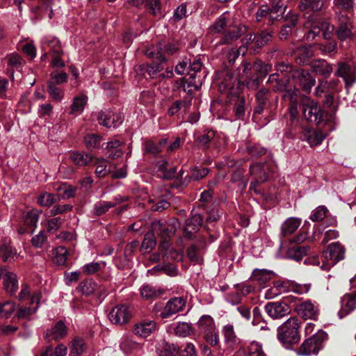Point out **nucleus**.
<instances>
[{"instance_id": "a19ab883", "label": "nucleus", "mask_w": 356, "mask_h": 356, "mask_svg": "<svg viewBox=\"0 0 356 356\" xmlns=\"http://www.w3.org/2000/svg\"><path fill=\"white\" fill-rule=\"evenodd\" d=\"M222 79L219 83V90L221 92H225L232 89L236 81L232 74L229 71L225 70L222 72Z\"/></svg>"}, {"instance_id": "864d4df0", "label": "nucleus", "mask_w": 356, "mask_h": 356, "mask_svg": "<svg viewBox=\"0 0 356 356\" xmlns=\"http://www.w3.org/2000/svg\"><path fill=\"white\" fill-rule=\"evenodd\" d=\"M273 32L270 30H264L257 35L256 47L261 48L266 45L272 38Z\"/></svg>"}, {"instance_id": "7c9ffc66", "label": "nucleus", "mask_w": 356, "mask_h": 356, "mask_svg": "<svg viewBox=\"0 0 356 356\" xmlns=\"http://www.w3.org/2000/svg\"><path fill=\"white\" fill-rule=\"evenodd\" d=\"M164 293L160 288H156L149 284H144L140 288V296L145 300H154Z\"/></svg>"}, {"instance_id": "79ce46f5", "label": "nucleus", "mask_w": 356, "mask_h": 356, "mask_svg": "<svg viewBox=\"0 0 356 356\" xmlns=\"http://www.w3.org/2000/svg\"><path fill=\"white\" fill-rule=\"evenodd\" d=\"M145 54L148 58L157 59L159 61L165 62L166 60L162 52V42H159L157 46L151 45L147 47Z\"/></svg>"}, {"instance_id": "4c0bfd02", "label": "nucleus", "mask_w": 356, "mask_h": 356, "mask_svg": "<svg viewBox=\"0 0 356 356\" xmlns=\"http://www.w3.org/2000/svg\"><path fill=\"white\" fill-rule=\"evenodd\" d=\"M286 10V6L280 0L273 2L270 8H269L270 20L273 22L282 17Z\"/></svg>"}, {"instance_id": "39448f33", "label": "nucleus", "mask_w": 356, "mask_h": 356, "mask_svg": "<svg viewBox=\"0 0 356 356\" xmlns=\"http://www.w3.org/2000/svg\"><path fill=\"white\" fill-rule=\"evenodd\" d=\"M151 231H152L156 236L163 240L159 246V250L162 252L164 249L169 248L168 239L174 236L176 228L172 225L162 223L159 220H154L152 222Z\"/></svg>"}, {"instance_id": "f704fd0d", "label": "nucleus", "mask_w": 356, "mask_h": 356, "mask_svg": "<svg viewBox=\"0 0 356 356\" xmlns=\"http://www.w3.org/2000/svg\"><path fill=\"white\" fill-rule=\"evenodd\" d=\"M170 327L173 329L174 334L179 337H187L193 333L192 325L186 322L178 323Z\"/></svg>"}, {"instance_id": "f03ea898", "label": "nucleus", "mask_w": 356, "mask_h": 356, "mask_svg": "<svg viewBox=\"0 0 356 356\" xmlns=\"http://www.w3.org/2000/svg\"><path fill=\"white\" fill-rule=\"evenodd\" d=\"M327 339V333L322 330H319L312 337L305 339L296 350V352L297 355L301 356L316 355L323 349L324 343Z\"/></svg>"}, {"instance_id": "c85d7f7f", "label": "nucleus", "mask_w": 356, "mask_h": 356, "mask_svg": "<svg viewBox=\"0 0 356 356\" xmlns=\"http://www.w3.org/2000/svg\"><path fill=\"white\" fill-rule=\"evenodd\" d=\"M88 102V97L84 94L76 96L72 99L70 114L73 115H81Z\"/></svg>"}, {"instance_id": "9d476101", "label": "nucleus", "mask_w": 356, "mask_h": 356, "mask_svg": "<svg viewBox=\"0 0 356 356\" xmlns=\"http://www.w3.org/2000/svg\"><path fill=\"white\" fill-rule=\"evenodd\" d=\"M295 310L304 319L316 321L319 314L318 305L311 300H306L298 304Z\"/></svg>"}, {"instance_id": "bb28decb", "label": "nucleus", "mask_w": 356, "mask_h": 356, "mask_svg": "<svg viewBox=\"0 0 356 356\" xmlns=\"http://www.w3.org/2000/svg\"><path fill=\"white\" fill-rule=\"evenodd\" d=\"M325 138V134L321 130L307 129L304 131V139L308 142L311 147L320 145Z\"/></svg>"}, {"instance_id": "052dcab7", "label": "nucleus", "mask_w": 356, "mask_h": 356, "mask_svg": "<svg viewBox=\"0 0 356 356\" xmlns=\"http://www.w3.org/2000/svg\"><path fill=\"white\" fill-rule=\"evenodd\" d=\"M247 152L252 157H260L266 153V149L259 144H248Z\"/></svg>"}, {"instance_id": "4468645a", "label": "nucleus", "mask_w": 356, "mask_h": 356, "mask_svg": "<svg viewBox=\"0 0 356 356\" xmlns=\"http://www.w3.org/2000/svg\"><path fill=\"white\" fill-rule=\"evenodd\" d=\"M202 84V78L200 75L197 76L193 74H190V76L188 78H182L181 79V86L180 88L182 90L190 95V97H192V94L198 90Z\"/></svg>"}, {"instance_id": "680f3d73", "label": "nucleus", "mask_w": 356, "mask_h": 356, "mask_svg": "<svg viewBox=\"0 0 356 356\" xmlns=\"http://www.w3.org/2000/svg\"><path fill=\"white\" fill-rule=\"evenodd\" d=\"M309 250L308 246H300L291 248L289 250V255L294 260L300 261L304 255H306Z\"/></svg>"}, {"instance_id": "0e129e2a", "label": "nucleus", "mask_w": 356, "mask_h": 356, "mask_svg": "<svg viewBox=\"0 0 356 356\" xmlns=\"http://www.w3.org/2000/svg\"><path fill=\"white\" fill-rule=\"evenodd\" d=\"M102 136L99 134H89L84 137V142L88 149L99 147Z\"/></svg>"}, {"instance_id": "c756f323", "label": "nucleus", "mask_w": 356, "mask_h": 356, "mask_svg": "<svg viewBox=\"0 0 356 356\" xmlns=\"http://www.w3.org/2000/svg\"><path fill=\"white\" fill-rule=\"evenodd\" d=\"M325 0H299L298 7L301 11H320Z\"/></svg>"}, {"instance_id": "bf43d9fd", "label": "nucleus", "mask_w": 356, "mask_h": 356, "mask_svg": "<svg viewBox=\"0 0 356 356\" xmlns=\"http://www.w3.org/2000/svg\"><path fill=\"white\" fill-rule=\"evenodd\" d=\"M178 356H197L195 346L191 342H187L181 347L179 346Z\"/></svg>"}, {"instance_id": "ddd939ff", "label": "nucleus", "mask_w": 356, "mask_h": 356, "mask_svg": "<svg viewBox=\"0 0 356 356\" xmlns=\"http://www.w3.org/2000/svg\"><path fill=\"white\" fill-rule=\"evenodd\" d=\"M157 330V324L152 320H141L135 323L133 327V333L139 337L146 338Z\"/></svg>"}, {"instance_id": "338daca9", "label": "nucleus", "mask_w": 356, "mask_h": 356, "mask_svg": "<svg viewBox=\"0 0 356 356\" xmlns=\"http://www.w3.org/2000/svg\"><path fill=\"white\" fill-rule=\"evenodd\" d=\"M67 80V74L65 72H52L48 84L59 85L65 83Z\"/></svg>"}, {"instance_id": "09e8293b", "label": "nucleus", "mask_w": 356, "mask_h": 356, "mask_svg": "<svg viewBox=\"0 0 356 356\" xmlns=\"http://www.w3.org/2000/svg\"><path fill=\"white\" fill-rule=\"evenodd\" d=\"M270 70L271 66L270 65L265 64L260 60H257L253 63V71L255 76H258V79L266 76Z\"/></svg>"}, {"instance_id": "2f4dec72", "label": "nucleus", "mask_w": 356, "mask_h": 356, "mask_svg": "<svg viewBox=\"0 0 356 356\" xmlns=\"http://www.w3.org/2000/svg\"><path fill=\"white\" fill-rule=\"evenodd\" d=\"M70 159L76 165L86 166L93 160L94 157L88 153L72 152L70 154Z\"/></svg>"}, {"instance_id": "b1692460", "label": "nucleus", "mask_w": 356, "mask_h": 356, "mask_svg": "<svg viewBox=\"0 0 356 356\" xmlns=\"http://www.w3.org/2000/svg\"><path fill=\"white\" fill-rule=\"evenodd\" d=\"M312 71L317 75L328 77L333 71L332 65L325 60H316L312 63Z\"/></svg>"}, {"instance_id": "393cba45", "label": "nucleus", "mask_w": 356, "mask_h": 356, "mask_svg": "<svg viewBox=\"0 0 356 356\" xmlns=\"http://www.w3.org/2000/svg\"><path fill=\"white\" fill-rule=\"evenodd\" d=\"M337 35L339 40H345L353 36L352 25L350 20L346 17H341L339 19V24L337 29Z\"/></svg>"}, {"instance_id": "6e6552de", "label": "nucleus", "mask_w": 356, "mask_h": 356, "mask_svg": "<svg viewBox=\"0 0 356 356\" xmlns=\"http://www.w3.org/2000/svg\"><path fill=\"white\" fill-rule=\"evenodd\" d=\"M186 299L183 297L170 298L165 304L159 317L162 319L171 317L172 315L182 311L186 306Z\"/></svg>"}, {"instance_id": "de8ad7c7", "label": "nucleus", "mask_w": 356, "mask_h": 356, "mask_svg": "<svg viewBox=\"0 0 356 356\" xmlns=\"http://www.w3.org/2000/svg\"><path fill=\"white\" fill-rule=\"evenodd\" d=\"M215 137V132L213 131H209L207 133H204L200 136H199L195 142L197 145L202 149H207L209 147L211 142L213 140Z\"/></svg>"}, {"instance_id": "f3484780", "label": "nucleus", "mask_w": 356, "mask_h": 356, "mask_svg": "<svg viewBox=\"0 0 356 356\" xmlns=\"http://www.w3.org/2000/svg\"><path fill=\"white\" fill-rule=\"evenodd\" d=\"M243 76L245 78L244 82L247 87L252 90H256L259 86L258 81V76H255L253 71V64L249 62H244L243 63Z\"/></svg>"}, {"instance_id": "72a5a7b5", "label": "nucleus", "mask_w": 356, "mask_h": 356, "mask_svg": "<svg viewBox=\"0 0 356 356\" xmlns=\"http://www.w3.org/2000/svg\"><path fill=\"white\" fill-rule=\"evenodd\" d=\"M202 218L199 213L193 214L187 220L185 232L190 235L195 232L202 226Z\"/></svg>"}, {"instance_id": "a211bd4d", "label": "nucleus", "mask_w": 356, "mask_h": 356, "mask_svg": "<svg viewBox=\"0 0 356 356\" xmlns=\"http://www.w3.org/2000/svg\"><path fill=\"white\" fill-rule=\"evenodd\" d=\"M67 334V327L63 321H60L56 323L51 329L47 330L44 338L48 341L51 340L59 341L65 338Z\"/></svg>"}, {"instance_id": "774afa93", "label": "nucleus", "mask_w": 356, "mask_h": 356, "mask_svg": "<svg viewBox=\"0 0 356 356\" xmlns=\"http://www.w3.org/2000/svg\"><path fill=\"white\" fill-rule=\"evenodd\" d=\"M316 22L319 29H321V33L323 35V38L326 40L329 39L334 31V26L325 20Z\"/></svg>"}, {"instance_id": "5fc2aeb1", "label": "nucleus", "mask_w": 356, "mask_h": 356, "mask_svg": "<svg viewBox=\"0 0 356 356\" xmlns=\"http://www.w3.org/2000/svg\"><path fill=\"white\" fill-rule=\"evenodd\" d=\"M146 9L154 16L161 15V6L160 0H145Z\"/></svg>"}, {"instance_id": "2eb2a0df", "label": "nucleus", "mask_w": 356, "mask_h": 356, "mask_svg": "<svg viewBox=\"0 0 356 356\" xmlns=\"http://www.w3.org/2000/svg\"><path fill=\"white\" fill-rule=\"evenodd\" d=\"M120 350L127 356H136L139 354L143 349V345L134 341L129 337H123L119 344Z\"/></svg>"}, {"instance_id": "dca6fc26", "label": "nucleus", "mask_w": 356, "mask_h": 356, "mask_svg": "<svg viewBox=\"0 0 356 356\" xmlns=\"http://www.w3.org/2000/svg\"><path fill=\"white\" fill-rule=\"evenodd\" d=\"M247 32V27L241 24H234L229 27L228 31L220 41V44H229L236 40Z\"/></svg>"}, {"instance_id": "49530a36", "label": "nucleus", "mask_w": 356, "mask_h": 356, "mask_svg": "<svg viewBox=\"0 0 356 356\" xmlns=\"http://www.w3.org/2000/svg\"><path fill=\"white\" fill-rule=\"evenodd\" d=\"M209 172V170L207 168H202L200 169L194 167L191 169V175L186 176L184 179L185 181L189 182L190 181H199L204 178Z\"/></svg>"}, {"instance_id": "a18cd8bd", "label": "nucleus", "mask_w": 356, "mask_h": 356, "mask_svg": "<svg viewBox=\"0 0 356 356\" xmlns=\"http://www.w3.org/2000/svg\"><path fill=\"white\" fill-rule=\"evenodd\" d=\"M191 99H192V97H190V99L188 100L187 99H181V100L175 101L169 107V108L168 110V115L169 116H173V115L177 114L178 112L181 108H184V109L187 108L191 104Z\"/></svg>"}, {"instance_id": "a878e982", "label": "nucleus", "mask_w": 356, "mask_h": 356, "mask_svg": "<svg viewBox=\"0 0 356 356\" xmlns=\"http://www.w3.org/2000/svg\"><path fill=\"white\" fill-rule=\"evenodd\" d=\"M3 284L7 293L10 296L15 294L18 289V280L14 273L10 271L6 273L3 276Z\"/></svg>"}, {"instance_id": "cd10ccee", "label": "nucleus", "mask_w": 356, "mask_h": 356, "mask_svg": "<svg viewBox=\"0 0 356 356\" xmlns=\"http://www.w3.org/2000/svg\"><path fill=\"white\" fill-rule=\"evenodd\" d=\"M268 166L261 163H256L250 167V174L254 176L260 182H265L268 180Z\"/></svg>"}, {"instance_id": "0eeeda50", "label": "nucleus", "mask_w": 356, "mask_h": 356, "mask_svg": "<svg viewBox=\"0 0 356 356\" xmlns=\"http://www.w3.org/2000/svg\"><path fill=\"white\" fill-rule=\"evenodd\" d=\"M99 124L107 128H115L122 123V118L118 113L110 109H104L97 114Z\"/></svg>"}, {"instance_id": "1a4fd4ad", "label": "nucleus", "mask_w": 356, "mask_h": 356, "mask_svg": "<svg viewBox=\"0 0 356 356\" xmlns=\"http://www.w3.org/2000/svg\"><path fill=\"white\" fill-rule=\"evenodd\" d=\"M355 67L344 62H339L337 64V69L335 74L343 78L346 88L351 87L356 81Z\"/></svg>"}, {"instance_id": "412c9836", "label": "nucleus", "mask_w": 356, "mask_h": 356, "mask_svg": "<svg viewBox=\"0 0 356 356\" xmlns=\"http://www.w3.org/2000/svg\"><path fill=\"white\" fill-rule=\"evenodd\" d=\"M356 308V292L351 294H346L341 299V309L338 314L340 318L347 315Z\"/></svg>"}, {"instance_id": "423d86ee", "label": "nucleus", "mask_w": 356, "mask_h": 356, "mask_svg": "<svg viewBox=\"0 0 356 356\" xmlns=\"http://www.w3.org/2000/svg\"><path fill=\"white\" fill-rule=\"evenodd\" d=\"M291 78L296 85L301 87L307 92L311 91L316 83L315 79L307 71L301 68L294 70Z\"/></svg>"}, {"instance_id": "6e6d98bb", "label": "nucleus", "mask_w": 356, "mask_h": 356, "mask_svg": "<svg viewBox=\"0 0 356 356\" xmlns=\"http://www.w3.org/2000/svg\"><path fill=\"white\" fill-rule=\"evenodd\" d=\"M67 250L63 246H59L54 250V260L58 265H65L67 259Z\"/></svg>"}, {"instance_id": "c9c22d12", "label": "nucleus", "mask_w": 356, "mask_h": 356, "mask_svg": "<svg viewBox=\"0 0 356 356\" xmlns=\"http://www.w3.org/2000/svg\"><path fill=\"white\" fill-rule=\"evenodd\" d=\"M60 200L58 195L48 192H42L37 198L38 204L41 207H49Z\"/></svg>"}, {"instance_id": "8fccbe9b", "label": "nucleus", "mask_w": 356, "mask_h": 356, "mask_svg": "<svg viewBox=\"0 0 356 356\" xmlns=\"http://www.w3.org/2000/svg\"><path fill=\"white\" fill-rule=\"evenodd\" d=\"M114 207V204L110 201H99L94 204L92 214L95 216H99L106 213L111 208Z\"/></svg>"}, {"instance_id": "58836bf2", "label": "nucleus", "mask_w": 356, "mask_h": 356, "mask_svg": "<svg viewBox=\"0 0 356 356\" xmlns=\"http://www.w3.org/2000/svg\"><path fill=\"white\" fill-rule=\"evenodd\" d=\"M312 56V50L305 46L298 47L295 51V60L299 65L305 64Z\"/></svg>"}, {"instance_id": "7ed1b4c3", "label": "nucleus", "mask_w": 356, "mask_h": 356, "mask_svg": "<svg viewBox=\"0 0 356 356\" xmlns=\"http://www.w3.org/2000/svg\"><path fill=\"white\" fill-rule=\"evenodd\" d=\"M300 106L304 118L307 121L319 124L325 119V112L321 109L317 102L310 97H303Z\"/></svg>"}, {"instance_id": "f257e3e1", "label": "nucleus", "mask_w": 356, "mask_h": 356, "mask_svg": "<svg viewBox=\"0 0 356 356\" xmlns=\"http://www.w3.org/2000/svg\"><path fill=\"white\" fill-rule=\"evenodd\" d=\"M301 321L297 317H290L277 327L278 340L286 347L298 343L300 340Z\"/></svg>"}, {"instance_id": "6ab92c4d", "label": "nucleus", "mask_w": 356, "mask_h": 356, "mask_svg": "<svg viewBox=\"0 0 356 356\" xmlns=\"http://www.w3.org/2000/svg\"><path fill=\"white\" fill-rule=\"evenodd\" d=\"M41 48L44 52V56H47L48 52L51 54L61 52L60 40L51 35L44 37L41 41Z\"/></svg>"}, {"instance_id": "20e7f679", "label": "nucleus", "mask_w": 356, "mask_h": 356, "mask_svg": "<svg viewBox=\"0 0 356 356\" xmlns=\"http://www.w3.org/2000/svg\"><path fill=\"white\" fill-rule=\"evenodd\" d=\"M323 257L326 261V264H323L321 268L328 270L331 266L344 259L345 248L339 242L332 243L323 251Z\"/></svg>"}, {"instance_id": "e2e57ef3", "label": "nucleus", "mask_w": 356, "mask_h": 356, "mask_svg": "<svg viewBox=\"0 0 356 356\" xmlns=\"http://www.w3.org/2000/svg\"><path fill=\"white\" fill-rule=\"evenodd\" d=\"M16 254V250L8 245H3L0 247V257L4 261H9L14 259Z\"/></svg>"}, {"instance_id": "4be33fe9", "label": "nucleus", "mask_w": 356, "mask_h": 356, "mask_svg": "<svg viewBox=\"0 0 356 356\" xmlns=\"http://www.w3.org/2000/svg\"><path fill=\"white\" fill-rule=\"evenodd\" d=\"M156 351L159 356H178L179 346L162 340L157 343Z\"/></svg>"}, {"instance_id": "473e14b6", "label": "nucleus", "mask_w": 356, "mask_h": 356, "mask_svg": "<svg viewBox=\"0 0 356 356\" xmlns=\"http://www.w3.org/2000/svg\"><path fill=\"white\" fill-rule=\"evenodd\" d=\"M222 334L226 346L233 350L237 341V337L234 332V326L231 324L225 325L222 327Z\"/></svg>"}, {"instance_id": "e433bc0d", "label": "nucleus", "mask_w": 356, "mask_h": 356, "mask_svg": "<svg viewBox=\"0 0 356 356\" xmlns=\"http://www.w3.org/2000/svg\"><path fill=\"white\" fill-rule=\"evenodd\" d=\"M197 325L202 334L216 327L213 318L209 315L202 316L197 321Z\"/></svg>"}, {"instance_id": "c03bdc74", "label": "nucleus", "mask_w": 356, "mask_h": 356, "mask_svg": "<svg viewBox=\"0 0 356 356\" xmlns=\"http://www.w3.org/2000/svg\"><path fill=\"white\" fill-rule=\"evenodd\" d=\"M156 244V235L150 230V232L145 235L140 250L142 251L144 250L145 252H149L155 247Z\"/></svg>"}, {"instance_id": "69168bd1", "label": "nucleus", "mask_w": 356, "mask_h": 356, "mask_svg": "<svg viewBox=\"0 0 356 356\" xmlns=\"http://www.w3.org/2000/svg\"><path fill=\"white\" fill-rule=\"evenodd\" d=\"M227 13H224L216 19L211 29L215 33H221L227 26Z\"/></svg>"}, {"instance_id": "3c124183", "label": "nucleus", "mask_w": 356, "mask_h": 356, "mask_svg": "<svg viewBox=\"0 0 356 356\" xmlns=\"http://www.w3.org/2000/svg\"><path fill=\"white\" fill-rule=\"evenodd\" d=\"M97 284L91 280L80 282L78 291L85 296L92 295L97 289Z\"/></svg>"}, {"instance_id": "ea45409f", "label": "nucleus", "mask_w": 356, "mask_h": 356, "mask_svg": "<svg viewBox=\"0 0 356 356\" xmlns=\"http://www.w3.org/2000/svg\"><path fill=\"white\" fill-rule=\"evenodd\" d=\"M108 160L102 158L95 159L94 165H95V173L98 177H104L111 172V170L108 168Z\"/></svg>"}, {"instance_id": "4d7b16f0", "label": "nucleus", "mask_w": 356, "mask_h": 356, "mask_svg": "<svg viewBox=\"0 0 356 356\" xmlns=\"http://www.w3.org/2000/svg\"><path fill=\"white\" fill-rule=\"evenodd\" d=\"M245 356H266L262 346L258 342L252 341L245 350Z\"/></svg>"}, {"instance_id": "aec40b11", "label": "nucleus", "mask_w": 356, "mask_h": 356, "mask_svg": "<svg viewBox=\"0 0 356 356\" xmlns=\"http://www.w3.org/2000/svg\"><path fill=\"white\" fill-rule=\"evenodd\" d=\"M274 275V273L271 270L255 268L253 270L250 279L252 282L259 286H264L273 279Z\"/></svg>"}, {"instance_id": "37998d69", "label": "nucleus", "mask_w": 356, "mask_h": 356, "mask_svg": "<svg viewBox=\"0 0 356 356\" xmlns=\"http://www.w3.org/2000/svg\"><path fill=\"white\" fill-rule=\"evenodd\" d=\"M77 188L67 184H60L56 191L59 193L60 199H69L74 197Z\"/></svg>"}, {"instance_id": "603ef678", "label": "nucleus", "mask_w": 356, "mask_h": 356, "mask_svg": "<svg viewBox=\"0 0 356 356\" xmlns=\"http://www.w3.org/2000/svg\"><path fill=\"white\" fill-rule=\"evenodd\" d=\"M17 305L13 301H7L0 303V317L9 318L16 310Z\"/></svg>"}, {"instance_id": "13d9d810", "label": "nucleus", "mask_w": 356, "mask_h": 356, "mask_svg": "<svg viewBox=\"0 0 356 356\" xmlns=\"http://www.w3.org/2000/svg\"><path fill=\"white\" fill-rule=\"evenodd\" d=\"M85 350V343L81 338H75L71 345L70 354L80 356Z\"/></svg>"}, {"instance_id": "f8f14e48", "label": "nucleus", "mask_w": 356, "mask_h": 356, "mask_svg": "<svg viewBox=\"0 0 356 356\" xmlns=\"http://www.w3.org/2000/svg\"><path fill=\"white\" fill-rule=\"evenodd\" d=\"M265 311L272 318L278 319L289 314L291 308L286 302H274L267 303Z\"/></svg>"}, {"instance_id": "9b49d317", "label": "nucleus", "mask_w": 356, "mask_h": 356, "mask_svg": "<svg viewBox=\"0 0 356 356\" xmlns=\"http://www.w3.org/2000/svg\"><path fill=\"white\" fill-rule=\"evenodd\" d=\"M110 321L117 325L127 323L131 318V310L126 305H118L108 314Z\"/></svg>"}, {"instance_id": "5701e85b", "label": "nucleus", "mask_w": 356, "mask_h": 356, "mask_svg": "<svg viewBox=\"0 0 356 356\" xmlns=\"http://www.w3.org/2000/svg\"><path fill=\"white\" fill-rule=\"evenodd\" d=\"M301 219L298 218H288L281 225L280 235L286 237L293 234L300 227Z\"/></svg>"}]
</instances>
